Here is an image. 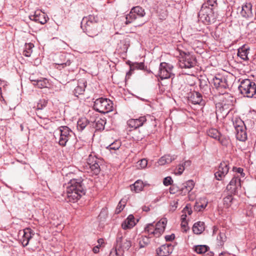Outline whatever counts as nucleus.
Returning <instances> with one entry per match:
<instances>
[{"instance_id": "29", "label": "nucleus", "mask_w": 256, "mask_h": 256, "mask_svg": "<svg viewBox=\"0 0 256 256\" xmlns=\"http://www.w3.org/2000/svg\"><path fill=\"white\" fill-rule=\"evenodd\" d=\"M246 128H240L236 130V136L238 140L240 141L244 142L247 139V134L246 132Z\"/></svg>"}, {"instance_id": "20", "label": "nucleus", "mask_w": 256, "mask_h": 256, "mask_svg": "<svg viewBox=\"0 0 256 256\" xmlns=\"http://www.w3.org/2000/svg\"><path fill=\"white\" fill-rule=\"evenodd\" d=\"M86 86V82L84 79L79 80L78 82V84L74 90V94L76 96L84 94Z\"/></svg>"}, {"instance_id": "58", "label": "nucleus", "mask_w": 256, "mask_h": 256, "mask_svg": "<svg viewBox=\"0 0 256 256\" xmlns=\"http://www.w3.org/2000/svg\"><path fill=\"white\" fill-rule=\"evenodd\" d=\"M93 252L96 254L98 253L99 252V246H94L93 248Z\"/></svg>"}, {"instance_id": "40", "label": "nucleus", "mask_w": 256, "mask_h": 256, "mask_svg": "<svg viewBox=\"0 0 256 256\" xmlns=\"http://www.w3.org/2000/svg\"><path fill=\"white\" fill-rule=\"evenodd\" d=\"M216 140H218L220 144L224 146H226L229 144V140L221 134H220Z\"/></svg>"}, {"instance_id": "44", "label": "nucleus", "mask_w": 256, "mask_h": 256, "mask_svg": "<svg viewBox=\"0 0 256 256\" xmlns=\"http://www.w3.org/2000/svg\"><path fill=\"white\" fill-rule=\"evenodd\" d=\"M150 242L149 238L147 236H142L140 238L139 244L140 248H144Z\"/></svg>"}, {"instance_id": "30", "label": "nucleus", "mask_w": 256, "mask_h": 256, "mask_svg": "<svg viewBox=\"0 0 256 256\" xmlns=\"http://www.w3.org/2000/svg\"><path fill=\"white\" fill-rule=\"evenodd\" d=\"M208 202L205 198H201L196 202L194 209L196 211L200 212L202 210L207 206Z\"/></svg>"}, {"instance_id": "5", "label": "nucleus", "mask_w": 256, "mask_h": 256, "mask_svg": "<svg viewBox=\"0 0 256 256\" xmlns=\"http://www.w3.org/2000/svg\"><path fill=\"white\" fill-rule=\"evenodd\" d=\"M238 89L244 96L252 98L256 93V85L254 82L248 79L242 80L238 86Z\"/></svg>"}, {"instance_id": "34", "label": "nucleus", "mask_w": 256, "mask_h": 256, "mask_svg": "<svg viewBox=\"0 0 256 256\" xmlns=\"http://www.w3.org/2000/svg\"><path fill=\"white\" fill-rule=\"evenodd\" d=\"M34 46V44L32 43L26 44L23 52V54L26 56H30L32 52V48Z\"/></svg>"}, {"instance_id": "33", "label": "nucleus", "mask_w": 256, "mask_h": 256, "mask_svg": "<svg viewBox=\"0 0 256 256\" xmlns=\"http://www.w3.org/2000/svg\"><path fill=\"white\" fill-rule=\"evenodd\" d=\"M88 124V120L86 118H80L77 123V128L79 130H82Z\"/></svg>"}, {"instance_id": "39", "label": "nucleus", "mask_w": 256, "mask_h": 256, "mask_svg": "<svg viewBox=\"0 0 256 256\" xmlns=\"http://www.w3.org/2000/svg\"><path fill=\"white\" fill-rule=\"evenodd\" d=\"M233 200L232 196V195H228L223 199L224 206L226 208H228L232 205Z\"/></svg>"}, {"instance_id": "23", "label": "nucleus", "mask_w": 256, "mask_h": 256, "mask_svg": "<svg viewBox=\"0 0 256 256\" xmlns=\"http://www.w3.org/2000/svg\"><path fill=\"white\" fill-rule=\"evenodd\" d=\"M252 5L250 3L246 2L242 6L240 14L245 18L251 16L252 15Z\"/></svg>"}, {"instance_id": "50", "label": "nucleus", "mask_w": 256, "mask_h": 256, "mask_svg": "<svg viewBox=\"0 0 256 256\" xmlns=\"http://www.w3.org/2000/svg\"><path fill=\"white\" fill-rule=\"evenodd\" d=\"M56 65H58L57 68L61 69V67L62 68H64V66H70V62L69 60H68L66 62H62V63H56Z\"/></svg>"}, {"instance_id": "18", "label": "nucleus", "mask_w": 256, "mask_h": 256, "mask_svg": "<svg viewBox=\"0 0 256 256\" xmlns=\"http://www.w3.org/2000/svg\"><path fill=\"white\" fill-rule=\"evenodd\" d=\"M230 105H232L231 104H218L216 108V116H222V117L226 116L230 111Z\"/></svg>"}, {"instance_id": "53", "label": "nucleus", "mask_w": 256, "mask_h": 256, "mask_svg": "<svg viewBox=\"0 0 256 256\" xmlns=\"http://www.w3.org/2000/svg\"><path fill=\"white\" fill-rule=\"evenodd\" d=\"M174 234H172L170 235H167L165 236V239L166 241H172L174 238Z\"/></svg>"}, {"instance_id": "24", "label": "nucleus", "mask_w": 256, "mask_h": 256, "mask_svg": "<svg viewBox=\"0 0 256 256\" xmlns=\"http://www.w3.org/2000/svg\"><path fill=\"white\" fill-rule=\"evenodd\" d=\"M24 234L22 243L24 246H26L30 239L32 238V230L30 228H26L24 230Z\"/></svg>"}, {"instance_id": "8", "label": "nucleus", "mask_w": 256, "mask_h": 256, "mask_svg": "<svg viewBox=\"0 0 256 256\" xmlns=\"http://www.w3.org/2000/svg\"><path fill=\"white\" fill-rule=\"evenodd\" d=\"M195 56L190 53H184L179 60V66L182 68H190L196 65Z\"/></svg>"}, {"instance_id": "9", "label": "nucleus", "mask_w": 256, "mask_h": 256, "mask_svg": "<svg viewBox=\"0 0 256 256\" xmlns=\"http://www.w3.org/2000/svg\"><path fill=\"white\" fill-rule=\"evenodd\" d=\"M173 66L168 63L162 62L160 64L158 75L162 80L166 79L174 76Z\"/></svg>"}, {"instance_id": "4", "label": "nucleus", "mask_w": 256, "mask_h": 256, "mask_svg": "<svg viewBox=\"0 0 256 256\" xmlns=\"http://www.w3.org/2000/svg\"><path fill=\"white\" fill-rule=\"evenodd\" d=\"M212 1H208L206 3L202 4L198 14L200 20L206 24H210L214 20V11L212 8L214 4H212Z\"/></svg>"}, {"instance_id": "7", "label": "nucleus", "mask_w": 256, "mask_h": 256, "mask_svg": "<svg viewBox=\"0 0 256 256\" xmlns=\"http://www.w3.org/2000/svg\"><path fill=\"white\" fill-rule=\"evenodd\" d=\"M145 14V10L142 7L134 6L131 9L128 14L123 17L125 20L124 24L126 25L131 24L137 18L144 17Z\"/></svg>"}, {"instance_id": "51", "label": "nucleus", "mask_w": 256, "mask_h": 256, "mask_svg": "<svg viewBox=\"0 0 256 256\" xmlns=\"http://www.w3.org/2000/svg\"><path fill=\"white\" fill-rule=\"evenodd\" d=\"M172 181V178L170 176H168L164 178L163 182L165 186H168L171 184Z\"/></svg>"}, {"instance_id": "11", "label": "nucleus", "mask_w": 256, "mask_h": 256, "mask_svg": "<svg viewBox=\"0 0 256 256\" xmlns=\"http://www.w3.org/2000/svg\"><path fill=\"white\" fill-rule=\"evenodd\" d=\"M100 161L96 158L90 155L87 160V164L89 166L90 172L94 175H98L100 171Z\"/></svg>"}, {"instance_id": "26", "label": "nucleus", "mask_w": 256, "mask_h": 256, "mask_svg": "<svg viewBox=\"0 0 256 256\" xmlns=\"http://www.w3.org/2000/svg\"><path fill=\"white\" fill-rule=\"evenodd\" d=\"M189 100L194 104H199L202 100V96L200 93L194 92L190 96Z\"/></svg>"}, {"instance_id": "57", "label": "nucleus", "mask_w": 256, "mask_h": 256, "mask_svg": "<svg viewBox=\"0 0 256 256\" xmlns=\"http://www.w3.org/2000/svg\"><path fill=\"white\" fill-rule=\"evenodd\" d=\"M184 165L186 166V168L189 167L191 164L190 160H186L184 162Z\"/></svg>"}, {"instance_id": "64", "label": "nucleus", "mask_w": 256, "mask_h": 256, "mask_svg": "<svg viewBox=\"0 0 256 256\" xmlns=\"http://www.w3.org/2000/svg\"><path fill=\"white\" fill-rule=\"evenodd\" d=\"M102 120H98V121L96 122V124H101L102 127H102H103V126H102Z\"/></svg>"}, {"instance_id": "63", "label": "nucleus", "mask_w": 256, "mask_h": 256, "mask_svg": "<svg viewBox=\"0 0 256 256\" xmlns=\"http://www.w3.org/2000/svg\"><path fill=\"white\" fill-rule=\"evenodd\" d=\"M218 228L216 226H214L213 228V232L214 234L216 233V232L218 231Z\"/></svg>"}, {"instance_id": "6", "label": "nucleus", "mask_w": 256, "mask_h": 256, "mask_svg": "<svg viewBox=\"0 0 256 256\" xmlns=\"http://www.w3.org/2000/svg\"><path fill=\"white\" fill-rule=\"evenodd\" d=\"M94 108L99 112L107 113L112 110L113 104L110 100L101 98L95 100Z\"/></svg>"}, {"instance_id": "1", "label": "nucleus", "mask_w": 256, "mask_h": 256, "mask_svg": "<svg viewBox=\"0 0 256 256\" xmlns=\"http://www.w3.org/2000/svg\"><path fill=\"white\" fill-rule=\"evenodd\" d=\"M83 180L82 178L72 179L68 183L67 196L69 201L74 202L84 194Z\"/></svg>"}, {"instance_id": "37", "label": "nucleus", "mask_w": 256, "mask_h": 256, "mask_svg": "<svg viewBox=\"0 0 256 256\" xmlns=\"http://www.w3.org/2000/svg\"><path fill=\"white\" fill-rule=\"evenodd\" d=\"M144 66L143 62H134L130 65V70L128 73H131L134 70H143Z\"/></svg>"}, {"instance_id": "48", "label": "nucleus", "mask_w": 256, "mask_h": 256, "mask_svg": "<svg viewBox=\"0 0 256 256\" xmlns=\"http://www.w3.org/2000/svg\"><path fill=\"white\" fill-rule=\"evenodd\" d=\"M184 170V165L180 164L176 168L174 172L176 174L180 175L182 174Z\"/></svg>"}, {"instance_id": "14", "label": "nucleus", "mask_w": 256, "mask_h": 256, "mask_svg": "<svg viewBox=\"0 0 256 256\" xmlns=\"http://www.w3.org/2000/svg\"><path fill=\"white\" fill-rule=\"evenodd\" d=\"M212 82L216 88L219 90L225 89L228 87L226 79L220 74H218L213 78Z\"/></svg>"}, {"instance_id": "22", "label": "nucleus", "mask_w": 256, "mask_h": 256, "mask_svg": "<svg viewBox=\"0 0 256 256\" xmlns=\"http://www.w3.org/2000/svg\"><path fill=\"white\" fill-rule=\"evenodd\" d=\"M136 224L135 218L133 215L130 214L122 224V227L124 230L130 229Z\"/></svg>"}, {"instance_id": "52", "label": "nucleus", "mask_w": 256, "mask_h": 256, "mask_svg": "<svg viewBox=\"0 0 256 256\" xmlns=\"http://www.w3.org/2000/svg\"><path fill=\"white\" fill-rule=\"evenodd\" d=\"M182 212L184 214H188V215H190L192 213V210L187 205L183 210Z\"/></svg>"}, {"instance_id": "10", "label": "nucleus", "mask_w": 256, "mask_h": 256, "mask_svg": "<svg viewBox=\"0 0 256 256\" xmlns=\"http://www.w3.org/2000/svg\"><path fill=\"white\" fill-rule=\"evenodd\" d=\"M59 131L60 132L59 144L62 146H65L71 137L72 132L66 126L60 127Z\"/></svg>"}, {"instance_id": "32", "label": "nucleus", "mask_w": 256, "mask_h": 256, "mask_svg": "<svg viewBox=\"0 0 256 256\" xmlns=\"http://www.w3.org/2000/svg\"><path fill=\"white\" fill-rule=\"evenodd\" d=\"M194 187V183L192 180H188L184 184V187L182 188V192L186 194L190 192Z\"/></svg>"}, {"instance_id": "59", "label": "nucleus", "mask_w": 256, "mask_h": 256, "mask_svg": "<svg viewBox=\"0 0 256 256\" xmlns=\"http://www.w3.org/2000/svg\"><path fill=\"white\" fill-rule=\"evenodd\" d=\"M98 246H100L104 242V240L102 238H100L98 240Z\"/></svg>"}, {"instance_id": "62", "label": "nucleus", "mask_w": 256, "mask_h": 256, "mask_svg": "<svg viewBox=\"0 0 256 256\" xmlns=\"http://www.w3.org/2000/svg\"><path fill=\"white\" fill-rule=\"evenodd\" d=\"M142 210L144 211L148 212L150 210V208L148 206H144L142 207Z\"/></svg>"}, {"instance_id": "36", "label": "nucleus", "mask_w": 256, "mask_h": 256, "mask_svg": "<svg viewBox=\"0 0 256 256\" xmlns=\"http://www.w3.org/2000/svg\"><path fill=\"white\" fill-rule=\"evenodd\" d=\"M208 247L206 245H200L194 246V250L198 254H203L206 252Z\"/></svg>"}, {"instance_id": "46", "label": "nucleus", "mask_w": 256, "mask_h": 256, "mask_svg": "<svg viewBox=\"0 0 256 256\" xmlns=\"http://www.w3.org/2000/svg\"><path fill=\"white\" fill-rule=\"evenodd\" d=\"M47 104V100L44 99L40 100L39 102L37 104V109L42 110L46 106Z\"/></svg>"}, {"instance_id": "19", "label": "nucleus", "mask_w": 256, "mask_h": 256, "mask_svg": "<svg viewBox=\"0 0 256 256\" xmlns=\"http://www.w3.org/2000/svg\"><path fill=\"white\" fill-rule=\"evenodd\" d=\"M173 250L171 244H164L156 250V253L159 256H167L172 253Z\"/></svg>"}, {"instance_id": "3", "label": "nucleus", "mask_w": 256, "mask_h": 256, "mask_svg": "<svg viewBox=\"0 0 256 256\" xmlns=\"http://www.w3.org/2000/svg\"><path fill=\"white\" fill-rule=\"evenodd\" d=\"M168 220L166 218H162L155 225L148 224L144 228L150 238H159L164 233Z\"/></svg>"}, {"instance_id": "28", "label": "nucleus", "mask_w": 256, "mask_h": 256, "mask_svg": "<svg viewBox=\"0 0 256 256\" xmlns=\"http://www.w3.org/2000/svg\"><path fill=\"white\" fill-rule=\"evenodd\" d=\"M204 230V222H198L195 223L192 228L194 232L196 234H202Z\"/></svg>"}, {"instance_id": "61", "label": "nucleus", "mask_w": 256, "mask_h": 256, "mask_svg": "<svg viewBox=\"0 0 256 256\" xmlns=\"http://www.w3.org/2000/svg\"><path fill=\"white\" fill-rule=\"evenodd\" d=\"M229 254L226 252H222L220 254V256H228Z\"/></svg>"}, {"instance_id": "43", "label": "nucleus", "mask_w": 256, "mask_h": 256, "mask_svg": "<svg viewBox=\"0 0 256 256\" xmlns=\"http://www.w3.org/2000/svg\"><path fill=\"white\" fill-rule=\"evenodd\" d=\"M121 146V142L119 140H116L112 144H110L107 148L110 150H118Z\"/></svg>"}, {"instance_id": "49", "label": "nucleus", "mask_w": 256, "mask_h": 256, "mask_svg": "<svg viewBox=\"0 0 256 256\" xmlns=\"http://www.w3.org/2000/svg\"><path fill=\"white\" fill-rule=\"evenodd\" d=\"M178 200H173L170 204V210L174 212L178 207Z\"/></svg>"}, {"instance_id": "25", "label": "nucleus", "mask_w": 256, "mask_h": 256, "mask_svg": "<svg viewBox=\"0 0 256 256\" xmlns=\"http://www.w3.org/2000/svg\"><path fill=\"white\" fill-rule=\"evenodd\" d=\"M250 48L246 45L242 46L238 49V56L244 60L248 59V54L249 52Z\"/></svg>"}, {"instance_id": "31", "label": "nucleus", "mask_w": 256, "mask_h": 256, "mask_svg": "<svg viewBox=\"0 0 256 256\" xmlns=\"http://www.w3.org/2000/svg\"><path fill=\"white\" fill-rule=\"evenodd\" d=\"M144 186L142 181L138 180L134 184L131 185L130 188L132 190L136 192H138L142 191Z\"/></svg>"}, {"instance_id": "54", "label": "nucleus", "mask_w": 256, "mask_h": 256, "mask_svg": "<svg viewBox=\"0 0 256 256\" xmlns=\"http://www.w3.org/2000/svg\"><path fill=\"white\" fill-rule=\"evenodd\" d=\"M158 163L160 165H164L166 164H168V163L166 162L165 158H164V156H162L158 160Z\"/></svg>"}, {"instance_id": "27", "label": "nucleus", "mask_w": 256, "mask_h": 256, "mask_svg": "<svg viewBox=\"0 0 256 256\" xmlns=\"http://www.w3.org/2000/svg\"><path fill=\"white\" fill-rule=\"evenodd\" d=\"M225 230L222 229L220 231L218 236L217 237L218 245V248H222L224 242L226 240V235Z\"/></svg>"}, {"instance_id": "17", "label": "nucleus", "mask_w": 256, "mask_h": 256, "mask_svg": "<svg viewBox=\"0 0 256 256\" xmlns=\"http://www.w3.org/2000/svg\"><path fill=\"white\" fill-rule=\"evenodd\" d=\"M146 121L145 116H140L138 118H132L129 120L128 122V125L132 128L134 129L142 126Z\"/></svg>"}, {"instance_id": "12", "label": "nucleus", "mask_w": 256, "mask_h": 256, "mask_svg": "<svg viewBox=\"0 0 256 256\" xmlns=\"http://www.w3.org/2000/svg\"><path fill=\"white\" fill-rule=\"evenodd\" d=\"M131 246L132 242L130 240L124 238L120 234H118L116 246L119 250H122V254L124 250H128Z\"/></svg>"}, {"instance_id": "2", "label": "nucleus", "mask_w": 256, "mask_h": 256, "mask_svg": "<svg viewBox=\"0 0 256 256\" xmlns=\"http://www.w3.org/2000/svg\"><path fill=\"white\" fill-rule=\"evenodd\" d=\"M98 22V18L97 16L90 14L83 18L81 22V28L88 36H95L101 32V28Z\"/></svg>"}, {"instance_id": "21", "label": "nucleus", "mask_w": 256, "mask_h": 256, "mask_svg": "<svg viewBox=\"0 0 256 256\" xmlns=\"http://www.w3.org/2000/svg\"><path fill=\"white\" fill-rule=\"evenodd\" d=\"M30 80L33 82V85L39 88H47L49 84L47 79L41 78L40 79H33V76L30 77Z\"/></svg>"}, {"instance_id": "13", "label": "nucleus", "mask_w": 256, "mask_h": 256, "mask_svg": "<svg viewBox=\"0 0 256 256\" xmlns=\"http://www.w3.org/2000/svg\"><path fill=\"white\" fill-rule=\"evenodd\" d=\"M241 180L238 176H234L226 186V190L230 194H236L238 190L241 188Z\"/></svg>"}, {"instance_id": "56", "label": "nucleus", "mask_w": 256, "mask_h": 256, "mask_svg": "<svg viewBox=\"0 0 256 256\" xmlns=\"http://www.w3.org/2000/svg\"><path fill=\"white\" fill-rule=\"evenodd\" d=\"M187 224H188V223H187V222L186 220H182V221L181 226H182V227L184 228V231H186V228Z\"/></svg>"}, {"instance_id": "35", "label": "nucleus", "mask_w": 256, "mask_h": 256, "mask_svg": "<svg viewBox=\"0 0 256 256\" xmlns=\"http://www.w3.org/2000/svg\"><path fill=\"white\" fill-rule=\"evenodd\" d=\"M208 135L216 140H217L220 133L216 128H210L207 131Z\"/></svg>"}, {"instance_id": "45", "label": "nucleus", "mask_w": 256, "mask_h": 256, "mask_svg": "<svg viewBox=\"0 0 256 256\" xmlns=\"http://www.w3.org/2000/svg\"><path fill=\"white\" fill-rule=\"evenodd\" d=\"M126 204V202L123 200H121L119 202L118 205L116 210V214H119L121 212V211L124 209Z\"/></svg>"}, {"instance_id": "42", "label": "nucleus", "mask_w": 256, "mask_h": 256, "mask_svg": "<svg viewBox=\"0 0 256 256\" xmlns=\"http://www.w3.org/2000/svg\"><path fill=\"white\" fill-rule=\"evenodd\" d=\"M148 160L146 158H142L137 162V166L139 169H143L146 168Z\"/></svg>"}, {"instance_id": "38", "label": "nucleus", "mask_w": 256, "mask_h": 256, "mask_svg": "<svg viewBox=\"0 0 256 256\" xmlns=\"http://www.w3.org/2000/svg\"><path fill=\"white\" fill-rule=\"evenodd\" d=\"M234 126L236 130L240 128H244L246 127L244 122L239 118H236L234 122Z\"/></svg>"}, {"instance_id": "55", "label": "nucleus", "mask_w": 256, "mask_h": 256, "mask_svg": "<svg viewBox=\"0 0 256 256\" xmlns=\"http://www.w3.org/2000/svg\"><path fill=\"white\" fill-rule=\"evenodd\" d=\"M236 172L240 174L241 176L242 177L244 176V174L243 172V169L242 168H236Z\"/></svg>"}, {"instance_id": "60", "label": "nucleus", "mask_w": 256, "mask_h": 256, "mask_svg": "<svg viewBox=\"0 0 256 256\" xmlns=\"http://www.w3.org/2000/svg\"><path fill=\"white\" fill-rule=\"evenodd\" d=\"M186 214L184 213L181 216V219L182 220H186Z\"/></svg>"}, {"instance_id": "16", "label": "nucleus", "mask_w": 256, "mask_h": 256, "mask_svg": "<svg viewBox=\"0 0 256 256\" xmlns=\"http://www.w3.org/2000/svg\"><path fill=\"white\" fill-rule=\"evenodd\" d=\"M229 170L228 164L226 162H221L218 168V171L214 176L218 180H221L228 174Z\"/></svg>"}, {"instance_id": "41", "label": "nucleus", "mask_w": 256, "mask_h": 256, "mask_svg": "<svg viewBox=\"0 0 256 256\" xmlns=\"http://www.w3.org/2000/svg\"><path fill=\"white\" fill-rule=\"evenodd\" d=\"M122 250H119L115 246L114 248L110 252L109 256H122Z\"/></svg>"}, {"instance_id": "47", "label": "nucleus", "mask_w": 256, "mask_h": 256, "mask_svg": "<svg viewBox=\"0 0 256 256\" xmlns=\"http://www.w3.org/2000/svg\"><path fill=\"white\" fill-rule=\"evenodd\" d=\"M164 156V158L166 160V162L168 164L170 163L173 160H176V156L174 155L171 156L170 154H166V155Z\"/></svg>"}, {"instance_id": "15", "label": "nucleus", "mask_w": 256, "mask_h": 256, "mask_svg": "<svg viewBox=\"0 0 256 256\" xmlns=\"http://www.w3.org/2000/svg\"><path fill=\"white\" fill-rule=\"evenodd\" d=\"M29 18L31 20L40 24H46L48 19L46 14L40 10H36L34 14L30 16Z\"/></svg>"}]
</instances>
